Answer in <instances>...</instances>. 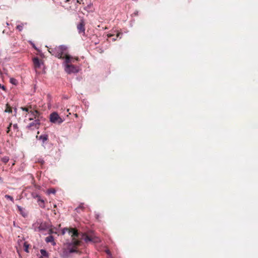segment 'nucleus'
Returning <instances> with one entry per match:
<instances>
[{"instance_id": "nucleus-1", "label": "nucleus", "mask_w": 258, "mask_h": 258, "mask_svg": "<svg viewBox=\"0 0 258 258\" xmlns=\"http://www.w3.org/2000/svg\"><path fill=\"white\" fill-rule=\"evenodd\" d=\"M48 51L55 57L59 59H64L68 52V47L64 45L56 46L54 47H50Z\"/></svg>"}, {"instance_id": "nucleus-2", "label": "nucleus", "mask_w": 258, "mask_h": 258, "mask_svg": "<svg viewBox=\"0 0 258 258\" xmlns=\"http://www.w3.org/2000/svg\"><path fill=\"white\" fill-rule=\"evenodd\" d=\"M34 231H39L42 233L47 232L48 233H52V230L50 228L49 225L45 222L37 221L33 225Z\"/></svg>"}, {"instance_id": "nucleus-3", "label": "nucleus", "mask_w": 258, "mask_h": 258, "mask_svg": "<svg viewBox=\"0 0 258 258\" xmlns=\"http://www.w3.org/2000/svg\"><path fill=\"white\" fill-rule=\"evenodd\" d=\"M49 120L51 123L58 124L64 121V119L61 118L56 112H53L49 115Z\"/></svg>"}, {"instance_id": "nucleus-4", "label": "nucleus", "mask_w": 258, "mask_h": 258, "mask_svg": "<svg viewBox=\"0 0 258 258\" xmlns=\"http://www.w3.org/2000/svg\"><path fill=\"white\" fill-rule=\"evenodd\" d=\"M62 64L64 66L65 72L69 74H76L79 71V68L73 64L69 63H62Z\"/></svg>"}, {"instance_id": "nucleus-5", "label": "nucleus", "mask_w": 258, "mask_h": 258, "mask_svg": "<svg viewBox=\"0 0 258 258\" xmlns=\"http://www.w3.org/2000/svg\"><path fill=\"white\" fill-rule=\"evenodd\" d=\"M31 113H32V114L35 118H36V117H37L39 114V113L37 110L31 111ZM40 124V120L38 118H37L35 119V120H33L31 123H30L28 127H34V128L38 129L39 128Z\"/></svg>"}, {"instance_id": "nucleus-6", "label": "nucleus", "mask_w": 258, "mask_h": 258, "mask_svg": "<svg viewBox=\"0 0 258 258\" xmlns=\"http://www.w3.org/2000/svg\"><path fill=\"white\" fill-rule=\"evenodd\" d=\"M82 238L86 242H92L93 243H98L100 242L99 237L95 236H89L86 234H82Z\"/></svg>"}, {"instance_id": "nucleus-7", "label": "nucleus", "mask_w": 258, "mask_h": 258, "mask_svg": "<svg viewBox=\"0 0 258 258\" xmlns=\"http://www.w3.org/2000/svg\"><path fill=\"white\" fill-rule=\"evenodd\" d=\"M85 22L83 18H82L80 23L77 25V28L79 34L83 35L85 34Z\"/></svg>"}, {"instance_id": "nucleus-8", "label": "nucleus", "mask_w": 258, "mask_h": 258, "mask_svg": "<svg viewBox=\"0 0 258 258\" xmlns=\"http://www.w3.org/2000/svg\"><path fill=\"white\" fill-rule=\"evenodd\" d=\"M64 61L63 63H74L75 61H77L79 60V58L78 57H73L70 55L68 52L67 53V55L65 56L64 58Z\"/></svg>"}, {"instance_id": "nucleus-9", "label": "nucleus", "mask_w": 258, "mask_h": 258, "mask_svg": "<svg viewBox=\"0 0 258 258\" xmlns=\"http://www.w3.org/2000/svg\"><path fill=\"white\" fill-rule=\"evenodd\" d=\"M33 62L35 69L40 68L41 64H43V62H41L38 57H34L33 59Z\"/></svg>"}, {"instance_id": "nucleus-10", "label": "nucleus", "mask_w": 258, "mask_h": 258, "mask_svg": "<svg viewBox=\"0 0 258 258\" xmlns=\"http://www.w3.org/2000/svg\"><path fill=\"white\" fill-rule=\"evenodd\" d=\"M69 234L71 235V236L72 237H78V235H79V233L77 231V230L75 229H71L70 230H69Z\"/></svg>"}, {"instance_id": "nucleus-11", "label": "nucleus", "mask_w": 258, "mask_h": 258, "mask_svg": "<svg viewBox=\"0 0 258 258\" xmlns=\"http://www.w3.org/2000/svg\"><path fill=\"white\" fill-rule=\"evenodd\" d=\"M37 199V202L39 206L41 208H44V201L43 199H41V197L39 196Z\"/></svg>"}, {"instance_id": "nucleus-12", "label": "nucleus", "mask_w": 258, "mask_h": 258, "mask_svg": "<svg viewBox=\"0 0 258 258\" xmlns=\"http://www.w3.org/2000/svg\"><path fill=\"white\" fill-rule=\"evenodd\" d=\"M37 138L39 140H41L43 143H44L48 139V136L46 134L40 135L39 137L37 136Z\"/></svg>"}, {"instance_id": "nucleus-13", "label": "nucleus", "mask_w": 258, "mask_h": 258, "mask_svg": "<svg viewBox=\"0 0 258 258\" xmlns=\"http://www.w3.org/2000/svg\"><path fill=\"white\" fill-rule=\"evenodd\" d=\"M17 208L19 210V211H20L21 214L24 217H25L27 216V214L26 213H25L24 212V209L22 208L21 206H17Z\"/></svg>"}, {"instance_id": "nucleus-14", "label": "nucleus", "mask_w": 258, "mask_h": 258, "mask_svg": "<svg viewBox=\"0 0 258 258\" xmlns=\"http://www.w3.org/2000/svg\"><path fill=\"white\" fill-rule=\"evenodd\" d=\"M40 253L41 254V256H44L46 258L48 257V253L45 249H40Z\"/></svg>"}, {"instance_id": "nucleus-15", "label": "nucleus", "mask_w": 258, "mask_h": 258, "mask_svg": "<svg viewBox=\"0 0 258 258\" xmlns=\"http://www.w3.org/2000/svg\"><path fill=\"white\" fill-rule=\"evenodd\" d=\"M45 241L47 243L48 242H54V238L52 235H49L45 238Z\"/></svg>"}, {"instance_id": "nucleus-16", "label": "nucleus", "mask_w": 258, "mask_h": 258, "mask_svg": "<svg viewBox=\"0 0 258 258\" xmlns=\"http://www.w3.org/2000/svg\"><path fill=\"white\" fill-rule=\"evenodd\" d=\"M5 112H8V113L12 112V109L8 104H6V108L5 110Z\"/></svg>"}, {"instance_id": "nucleus-17", "label": "nucleus", "mask_w": 258, "mask_h": 258, "mask_svg": "<svg viewBox=\"0 0 258 258\" xmlns=\"http://www.w3.org/2000/svg\"><path fill=\"white\" fill-rule=\"evenodd\" d=\"M25 24H26V23H21L20 25H17L16 27V29L18 30L19 31H22L23 28V26Z\"/></svg>"}, {"instance_id": "nucleus-18", "label": "nucleus", "mask_w": 258, "mask_h": 258, "mask_svg": "<svg viewBox=\"0 0 258 258\" xmlns=\"http://www.w3.org/2000/svg\"><path fill=\"white\" fill-rule=\"evenodd\" d=\"M56 192V190L54 188H50L47 190V194L50 195L51 194H54Z\"/></svg>"}, {"instance_id": "nucleus-19", "label": "nucleus", "mask_w": 258, "mask_h": 258, "mask_svg": "<svg viewBox=\"0 0 258 258\" xmlns=\"http://www.w3.org/2000/svg\"><path fill=\"white\" fill-rule=\"evenodd\" d=\"M5 197L6 199H9V200H10V201H11L13 203H14V199H13V198L12 196H10V195H6L5 196Z\"/></svg>"}, {"instance_id": "nucleus-20", "label": "nucleus", "mask_w": 258, "mask_h": 258, "mask_svg": "<svg viewBox=\"0 0 258 258\" xmlns=\"http://www.w3.org/2000/svg\"><path fill=\"white\" fill-rule=\"evenodd\" d=\"M2 160L5 163H7L9 160V158L7 156H5L2 159Z\"/></svg>"}, {"instance_id": "nucleus-21", "label": "nucleus", "mask_w": 258, "mask_h": 258, "mask_svg": "<svg viewBox=\"0 0 258 258\" xmlns=\"http://www.w3.org/2000/svg\"><path fill=\"white\" fill-rule=\"evenodd\" d=\"M31 196L34 199L38 198V197L39 196V195L37 194L36 192H32L31 194Z\"/></svg>"}, {"instance_id": "nucleus-22", "label": "nucleus", "mask_w": 258, "mask_h": 258, "mask_svg": "<svg viewBox=\"0 0 258 258\" xmlns=\"http://www.w3.org/2000/svg\"><path fill=\"white\" fill-rule=\"evenodd\" d=\"M84 209L83 204L82 203L79 205V207H78L77 208H76V210L77 212H79L80 209Z\"/></svg>"}, {"instance_id": "nucleus-23", "label": "nucleus", "mask_w": 258, "mask_h": 258, "mask_svg": "<svg viewBox=\"0 0 258 258\" xmlns=\"http://www.w3.org/2000/svg\"><path fill=\"white\" fill-rule=\"evenodd\" d=\"M24 246L25 247V251L27 252H28V247H29V245L28 244H27L26 242H24Z\"/></svg>"}, {"instance_id": "nucleus-24", "label": "nucleus", "mask_w": 258, "mask_h": 258, "mask_svg": "<svg viewBox=\"0 0 258 258\" xmlns=\"http://www.w3.org/2000/svg\"><path fill=\"white\" fill-rule=\"evenodd\" d=\"M92 6V4L90 3L89 5H88L87 6L84 8V10L88 11L89 9L91 8V7Z\"/></svg>"}, {"instance_id": "nucleus-25", "label": "nucleus", "mask_w": 258, "mask_h": 258, "mask_svg": "<svg viewBox=\"0 0 258 258\" xmlns=\"http://www.w3.org/2000/svg\"><path fill=\"white\" fill-rule=\"evenodd\" d=\"M105 252L109 255V258H112L111 252L110 251V250L109 249H106L105 250Z\"/></svg>"}, {"instance_id": "nucleus-26", "label": "nucleus", "mask_w": 258, "mask_h": 258, "mask_svg": "<svg viewBox=\"0 0 258 258\" xmlns=\"http://www.w3.org/2000/svg\"><path fill=\"white\" fill-rule=\"evenodd\" d=\"M80 241L78 240H74L73 243L74 245H77L80 244Z\"/></svg>"}, {"instance_id": "nucleus-27", "label": "nucleus", "mask_w": 258, "mask_h": 258, "mask_svg": "<svg viewBox=\"0 0 258 258\" xmlns=\"http://www.w3.org/2000/svg\"><path fill=\"white\" fill-rule=\"evenodd\" d=\"M21 108V109L22 110L25 111L26 112H28V111H29L28 108H26V107H22Z\"/></svg>"}, {"instance_id": "nucleus-28", "label": "nucleus", "mask_w": 258, "mask_h": 258, "mask_svg": "<svg viewBox=\"0 0 258 258\" xmlns=\"http://www.w3.org/2000/svg\"><path fill=\"white\" fill-rule=\"evenodd\" d=\"M15 81H16V80L13 79V78H11L10 79V82L13 84H15Z\"/></svg>"}, {"instance_id": "nucleus-29", "label": "nucleus", "mask_w": 258, "mask_h": 258, "mask_svg": "<svg viewBox=\"0 0 258 258\" xmlns=\"http://www.w3.org/2000/svg\"><path fill=\"white\" fill-rule=\"evenodd\" d=\"M0 88H2L3 90L6 91V88L4 85L1 84Z\"/></svg>"}, {"instance_id": "nucleus-30", "label": "nucleus", "mask_w": 258, "mask_h": 258, "mask_svg": "<svg viewBox=\"0 0 258 258\" xmlns=\"http://www.w3.org/2000/svg\"><path fill=\"white\" fill-rule=\"evenodd\" d=\"M122 35V34L120 32H119L117 34V35H116V37H119V38H121V36Z\"/></svg>"}, {"instance_id": "nucleus-31", "label": "nucleus", "mask_w": 258, "mask_h": 258, "mask_svg": "<svg viewBox=\"0 0 258 258\" xmlns=\"http://www.w3.org/2000/svg\"><path fill=\"white\" fill-rule=\"evenodd\" d=\"M77 3H79V4H84V3H83V0H77Z\"/></svg>"}, {"instance_id": "nucleus-32", "label": "nucleus", "mask_w": 258, "mask_h": 258, "mask_svg": "<svg viewBox=\"0 0 258 258\" xmlns=\"http://www.w3.org/2000/svg\"><path fill=\"white\" fill-rule=\"evenodd\" d=\"M67 230H68L67 228H64L62 231V234H64L66 232V231H67Z\"/></svg>"}, {"instance_id": "nucleus-33", "label": "nucleus", "mask_w": 258, "mask_h": 258, "mask_svg": "<svg viewBox=\"0 0 258 258\" xmlns=\"http://www.w3.org/2000/svg\"><path fill=\"white\" fill-rule=\"evenodd\" d=\"M11 125H12V124L11 123H9V125L7 127V129H8V130L10 129V128L11 127Z\"/></svg>"}, {"instance_id": "nucleus-34", "label": "nucleus", "mask_w": 258, "mask_h": 258, "mask_svg": "<svg viewBox=\"0 0 258 258\" xmlns=\"http://www.w3.org/2000/svg\"><path fill=\"white\" fill-rule=\"evenodd\" d=\"M13 127H14V128H18L17 124H14V125H13Z\"/></svg>"}, {"instance_id": "nucleus-35", "label": "nucleus", "mask_w": 258, "mask_h": 258, "mask_svg": "<svg viewBox=\"0 0 258 258\" xmlns=\"http://www.w3.org/2000/svg\"><path fill=\"white\" fill-rule=\"evenodd\" d=\"M75 250H73V249H71V250H70V252H75Z\"/></svg>"}, {"instance_id": "nucleus-36", "label": "nucleus", "mask_w": 258, "mask_h": 258, "mask_svg": "<svg viewBox=\"0 0 258 258\" xmlns=\"http://www.w3.org/2000/svg\"><path fill=\"white\" fill-rule=\"evenodd\" d=\"M112 40H113V41H115V40H116V38H113V39H112Z\"/></svg>"}, {"instance_id": "nucleus-37", "label": "nucleus", "mask_w": 258, "mask_h": 258, "mask_svg": "<svg viewBox=\"0 0 258 258\" xmlns=\"http://www.w3.org/2000/svg\"><path fill=\"white\" fill-rule=\"evenodd\" d=\"M70 0H65V2H69Z\"/></svg>"}, {"instance_id": "nucleus-38", "label": "nucleus", "mask_w": 258, "mask_h": 258, "mask_svg": "<svg viewBox=\"0 0 258 258\" xmlns=\"http://www.w3.org/2000/svg\"><path fill=\"white\" fill-rule=\"evenodd\" d=\"M98 217H99V215H96V218H97V219H98Z\"/></svg>"}, {"instance_id": "nucleus-39", "label": "nucleus", "mask_w": 258, "mask_h": 258, "mask_svg": "<svg viewBox=\"0 0 258 258\" xmlns=\"http://www.w3.org/2000/svg\"><path fill=\"white\" fill-rule=\"evenodd\" d=\"M112 36V35H108V36L109 37H111Z\"/></svg>"}, {"instance_id": "nucleus-40", "label": "nucleus", "mask_w": 258, "mask_h": 258, "mask_svg": "<svg viewBox=\"0 0 258 258\" xmlns=\"http://www.w3.org/2000/svg\"><path fill=\"white\" fill-rule=\"evenodd\" d=\"M10 130H8L7 133H9Z\"/></svg>"}, {"instance_id": "nucleus-41", "label": "nucleus", "mask_w": 258, "mask_h": 258, "mask_svg": "<svg viewBox=\"0 0 258 258\" xmlns=\"http://www.w3.org/2000/svg\"><path fill=\"white\" fill-rule=\"evenodd\" d=\"M100 51H101L100 52H103V51L102 50H100Z\"/></svg>"}, {"instance_id": "nucleus-42", "label": "nucleus", "mask_w": 258, "mask_h": 258, "mask_svg": "<svg viewBox=\"0 0 258 258\" xmlns=\"http://www.w3.org/2000/svg\"><path fill=\"white\" fill-rule=\"evenodd\" d=\"M100 51H101L100 52H103V51L102 50H100Z\"/></svg>"}, {"instance_id": "nucleus-43", "label": "nucleus", "mask_w": 258, "mask_h": 258, "mask_svg": "<svg viewBox=\"0 0 258 258\" xmlns=\"http://www.w3.org/2000/svg\"><path fill=\"white\" fill-rule=\"evenodd\" d=\"M2 180V178L1 177H0V180Z\"/></svg>"}, {"instance_id": "nucleus-44", "label": "nucleus", "mask_w": 258, "mask_h": 258, "mask_svg": "<svg viewBox=\"0 0 258 258\" xmlns=\"http://www.w3.org/2000/svg\"><path fill=\"white\" fill-rule=\"evenodd\" d=\"M54 258H57V257H54Z\"/></svg>"}]
</instances>
